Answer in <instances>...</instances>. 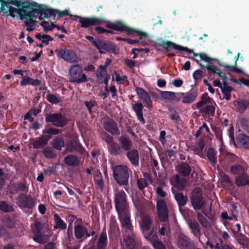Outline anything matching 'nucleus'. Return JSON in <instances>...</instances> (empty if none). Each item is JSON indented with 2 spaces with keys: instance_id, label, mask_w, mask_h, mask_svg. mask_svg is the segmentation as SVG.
Returning <instances> with one entry per match:
<instances>
[{
  "instance_id": "4",
  "label": "nucleus",
  "mask_w": 249,
  "mask_h": 249,
  "mask_svg": "<svg viewBox=\"0 0 249 249\" xmlns=\"http://www.w3.org/2000/svg\"><path fill=\"white\" fill-rule=\"evenodd\" d=\"M199 110L205 114L213 115L215 107L213 104V100L207 94H204L201 96V100L196 104Z\"/></svg>"
},
{
  "instance_id": "35",
  "label": "nucleus",
  "mask_w": 249,
  "mask_h": 249,
  "mask_svg": "<svg viewBox=\"0 0 249 249\" xmlns=\"http://www.w3.org/2000/svg\"><path fill=\"white\" fill-rule=\"evenodd\" d=\"M105 129L112 134H115L118 130L116 124L114 122L107 123L105 125Z\"/></svg>"
},
{
  "instance_id": "33",
  "label": "nucleus",
  "mask_w": 249,
  "mask_h": 249,
  "mask_svg": "<svg viewBox=\"0 0 249 249\" xmlns=\"http://www.w3.org/2000/svg\"><path fill=\"white\" fill-rule=\"evenodd\" d=\"M189 226L192 232L196 236L198 237L200 235L199 225L197 222L195 221H190L189 223Z\"/></svg>"
},
{
  "instance_id": "21",
  "label": "nucleus",
  "mask_w": 249,
  "mask_h": 249,
  "mask_svg": "<svg viewBox=\"0 0 249 249\" xmlns=\"http://www.w3.org/2000/svg\"><path fill=\"white\" fill-rule=\"evenodd\" d=\"M133 109L136 113L137 118L142 124L145 123L144 119L142 115L143 106L141 103H136L133 105Z\"/></svg>"
},
{
  "instance_id": "12",
  "label": "nucleus",
  "mask_w": 249,
  "mask_h": 249,
  "mask_svg": "<svg viewBox=\"0 0 249 249\" xmlns=\"http://www.w3.org/2000/svg\"><path fill=\"white\" fill-rule=\"evenodd\" d=\"M157 208L159 219L161 221H165L167 219L168 213L165 202L162 200H158Z\"/></svg>"
},
{
  "instance_id": "24",
  "label": "nucleus",
  "mask_w": 249,
  "mask_h": 249,
  "mask_svg": "<svg viewBox=\"0 0 249 249\" xmlns=\"http://www.w3.org/2000/svg\"><path fill=\"white\" fill-rule=\"evenodd\" d=\"M237 141L241 146L245 148H249V137L243 134H240L237 138Z\"/></svg>"
},
{
  "instance_id": "60",
  "label": "nucleus",
  "mask_w": 249,
  "mask_h": 249,
  "mask_svg": "<svg viewBox=\"0 0 249 249\" xmlns=\"http://www.w3.org/2000/svg\"><path fill=\"white\" fill-rule=\"evenodd\" d=\"M228 136L231 139V141L235 143L234 137V129L232 126H231L228 131Z\"/></svg>"
},
{
  "instance_id": "42",
  "label": "nucleus",
  "mask_w": 249,
  "mask_h": 249,
  "mask_svg": "<svg viewBox=\"0 0 249 249\" xmlns=\"http://www.w3.org/2000/svg\"><path fill=\"white\" fill-rule=\"evenodd\" d=\"M112 79L115 80L118 83L123 84L127 79L125 75H120L119 73L115 72L112 75Z\"/></svg>"
},
{
  "instance_id": "43",
  "label": "nucleus",
  "mask_w": 249,
  "mask_h": 249,
  "mask_svg": "<svg viewBox=\"0 0 249 249\" xmlns=\"http://www.w3.org/2000/svg\"><path fill=\"white\" fill-rule=\"evenodd\" d=\"M119 141L122 145V147L125 150L129 149L131 146V142L129 140L124 137H121L119 138Z\"/></svg>"
},
{
  "instance_id": "38",
  "label": "nucleus",
  "mask_w": 249,
  "mask_h": 249,
  "mask_svg": "<svg viewBox=\"0 0 249 249\" xmlns=\"http://www.w3.org/2000/svg\"><path fill=\"white\" fill-rule=\"evenodd\" d=\"M65 163L69 166L77 165L78 163L77 158L74 156H68L65 158Z\"/></svg>"
},
{
  "instance_id": "5",
  "label": "nucleus",
  "mask_w": 249,
  "mask_h": 249,
  "mask_svg": "<svg viewBox=\"0 0 249 249\" xmlns=\"http://www.w3.org/2000/svg\"><path fill=\"white\" fill-rule=\"evenodd\" d=\"M106 23L107 27L119 31H124L126 32L128 34H132L134 33H138L139 36H140V38L141 39L143 37H145L147 36L146 33L140 32L139 31H136L133 29L130 28L123 23L120 21H116L115 22H110L109 21H106L104 20Z\"/></svg>"
},
{
  "instance_id": "2",
  "label": "nucleus",
  "mask_w": 249,
  "mask_h": 249,
  "mask_svg": "<svg viewBox=\"0 0 249 249\" xmlns=\"http://www.w3.org/2000/svg\"><path fill=\"white\" fill-rule=\"evenodd\" d=\"M116 208L122 224L127 228L130 226V214L125 201V195L124 191L118 192L115 194Z\"/></svg>"
},
{
  "instance_id": "16",
  "label": "nucleus",
  "mask_w": 249,
  "mask_h": 249,
  "mask_svg": "<svg viewBox=\"0 0 249 249\" xmlns=\"http://www.w3.org/2000/svg\"><path fill=\"white\" fill-rule=\"evenodd\" d=\"M145 238L152 243L155 249H166L165 246L161 242L156 240L157 235L153 231L149 234L145 235Z\"/></svg>"
},
{
  "instance_id": "48",
  "label": "nucleus",
  "mask_w": 249,
  "mask_h": 249,
  "mask_svg": "<svg viewBox=\"0 0 249 249\" xmlns=\"http://www.w3.org/2000/svg\"><path fill=\"white\" fill-rule=\"evenodd\" d=\"M198 219L201 225L206 228L209 229L211 226V223L208 222L206 218L201 213H198L197 215Z\"/></svg>"
},
{
  "instance_id": "23",
  "label": "nucleus",
  "mask_w": 249,
  "mask_h": 249,
  "mask_svg": "<svg viewBox=\"0 0 249 249\" xmlns=\"http://www.w3.org/2000/svg\"><path fill=\"white\" fill-rule=\"evenodd\" d=\"M54 9H39V14L38 15V18L42 20L45 18H48L49 17H54Z\"/></svg>"
},
{
  "instance_id": "30",
  "label": "nucleus",
  "mask_w": 249,
  "mask_h": 249,
  "mask_svg": "<svg viewBox=\"0 0 249 249\" xmlns=\"http://www.w3.org/2000/svg\"><path fill=\"white\" fill-rule=\"evenodd\" d=\"M127 157L133 164L136 165L138 163L139 155L136 150H132L127 153Z\"/></svg>"
},
{
  "instance_id": "14",
  "label": "nucleus",
  "mask_w": 249,
  "mask_h": 249,
  "mask_svg": "<svg viewBox=\"0 0 249 249\" xmlns=\"http://www.w3.org/2000/svg\"><path fill=\"white\" fill-rule=\"evenodd\" d=\"M40 226V223L38 221H36L34 227L32 228L33 232L36 233L33 239L38 243H43L48 240V236L46 235H42L39 233Z\"/></svg>"
},
{
  "instance_id": "27",
  "label": "nucleus",
  "mask_w": 249,
  "mask_h": 249,
  "mask_svg": "<svg viewBox=\"0 0 249 249\" xmlns=\"http://www.w3.org/2000/svg\"><path fill=\"white\" fill-rule=\"evenodd\" d=\"M177 169L178 172L184 176L188 175L191 171V168L189 165L184 163L179 164L177 166Z\"/></svg>"
},
{
  "instance_id": "51",
  "label": "nucleus",
  "mask_w": 249,
  "mask_h": 249,
  "mask_svg": "<svg viewBox=\"0 0 249 249\" xmlns=\"http://www.w3.org/2000/svg\"><path fill=\"white\" fill-rule=\"evenodd\" d=\"M207 157L209 160L213 164L216 162L215 152L212 148H209L207 152Z\"/></svg>"
},
{
  "instance_id": "9",
  "label": "nucleus",
  "mask_w": 249,
  "mask_h": 249,
  "mask_svg": "<svg viewBox=\"0 0 249 249\" xmlns=\"http://www.w3.org/2000/svg\"><path fill=\"white\" fill-rule=\"evenodd\" d=\"M17 204L21 208L32 209L35 204L34 199L30 196L22 194L17 199Z\"/></svg>"
},
{
  "instance_id": "7",
  "label": "nucleus",
  "mask_w": 249,
  "mask_h": 249,
  "mask_svg": "<svg viewBox=\"0 0 249 249\" xmlns=\"http://www.w3.org/2000/svg\"><path fill=\"white\" fill-rule=\"evenodd\" d=\"M58 58H61L64 60L69 63H75L77 62V55L72 51L59 49L55 51Z\"/></svg>"
},
{
  "instance_id": "40",
  "label": "nucleus",
  "mask_w": 249,
  "mask_h": 249,
  "mask_svg": "<svg viewBox=\"0 0 249 249\" xmlns=\"http://www.w3.org/2000/svg\"><path fill=\"white\" fill-rule=\"evenodd\" d=\"M221 240H219L218 242L215 239L214 240H209L207 242V245L209 246L212 249H220L221 246Z\"/></svg>"
},
{
  "instance_id": "49",
  "label": "nucleus",
  "mask_w": 249,
  "mask_h": 249,
  "mask_svg": "<svg viewBox=\"0 0 249 249\" xmlns=\"http://www.w3.org/2000/svg\"><path fill=\"white\" fill-rule=\"evenodd\" d=\"M24 21L25 24L27 26V30L28 32H31L35 30L36 22L32 19H25Z\"/></svg>"
},
{
  "instance_id": "11",
  "label": "nucleus",
  "mask_w": 249,
  "mask_h": 249,
  "mask_svg": "<svg viewBox=\"0 0 249 249\" xmlns=\"http://www.w3.org/2000/svg\"><path fill=\"white\" fill-rule=\"evenodd\" d=\"M197 96V92L196 91H192L186 93L178 92L177 101H179L182 99V103L184 104H190L194 102Z\"/></svg>"
},
{
  "instance_id": "29",
  "label": "nucleus",
  "mask_w": 249,
  "mask_h": 249,
  "mask_svg": "<svg viewBox=\"0 0 249 249\" xmlns=\"http://www.w3.org/2000/svg\"><path fill=\"white\" fill-rule=\"evenodd\" d=\"M54 220L55 222V225L54 226V228L64 229L66 228V224L58 214H54Z\"/></svg>"
},
{
  "instance_id": "13",
  "label": "nucleus",
  "mask_w": 249,
  "mask_h": 249,
  "mask_svg": "<svg viewBox=\"0 0 249 249\" xmlns=\"http://www.w3.org/2000/svg\"><path fill=\"white\" fill-rule=\"evenodd\" d=\"M97 77L99 81L104 82L106 84L105 90L108 92L107 85L108 81L110 79V76L108 74L107 71L105 69V67L102 65L99 66V69L97 72Z\"/></svg>"
},
{
  "instance_id": "58",
  "label": "nucleus",
  "mask_w": 249,
  "mask_h": 249,
  "mask_svg": "<svg viewBox=\"0 0 249 249\" xmlns=\"http://www.w3.org/2000/svg\"><path fill=\"white\" fill-rule=\"evenodd\" d=\"M243 169L244 168L242 166L236 165L231 167V172L234 174H236L242 173Z\"/></svg>"
},
{
  "instance_id": "6",
  "label": "nucleus",
  "mask_w": 249,
  "mask_h": 249,
  "mask_svg": "<svg viewBox=\"0 0 249 249\" xmlns=\"http://www.w3.org/2000/svg\"><path fill=\"white\" fill-rule=\"evenodd\" d=\"M71 81L76 83H83L87 81V77L82 72V67L78 65L73 66L70 69Z\"/></svg>"
},
{
  "instance_id": "52",
  "label": "nucleus",
  "mask_w": 249,
  "mask_h": 249,
  "mask_svg": "<svg viewBox=\"0 0 249 249\" xmlns=\"http://www.w3.org/2000/svg\"><path fill=\"white\" fill-rule=\"evenodd\" d=\"M0 209L3 212H10L13 211L12 206L8 205L6 202L2 201L0 202Z\"/></svg>"
},
{
  "instance_id": "44",
  "label": "nucleus",
  "mask_w": 249,
  "mask_h": 249,
  "mask_svg": "<svg viewBox=\"0 0 249 249\" xmlns=\"http://www.w3.org/2000/svg\"><path fill=\"white\" fill-rule=\"evenodd\" d=\"M53 145L54 148L61 150L64 146V142L62 138H57L53 140Z\"/></svg>"
},
{
  "instance_id": "46",
  "label": "nucleus",
  "mask_w": 249,
  "mask_h": 249,
  "mask_svg": "<svg viewBox=\"0 0 249 249\" xmlns=\"http://www.w3.org/2000/svg\"><path fill=\"white\" fill-rule=\"evenodd\" d=\"M198 219L201 225L206 228L209 229L211 226V223L208 222L206 218L201 213H198L197 215Z\"/></svg>"
},
{
  "instance_id": "26",
  "label": "nucleus",
  "mask_w": 249,
  "mask_h": 249,
  "mask_svg": "<svg viewBox=\"0 0 249 249\" xmlns=\"http://www.w3.org/2000/svg\"><path fill=\"white\" fill-rule=\"evenodd\" d=\"M107 244V236L103 232L100 235L97 242L98 249H105Z\"/></svg>"
},
{
  "instance_id": "25",
  "label": "nucleus",
  "mask_w": 249,
  "mask_h": 249,
  "mask_svg": "<svg viewBox=\"0 0 249 249\" xmlns=\"http://www.w3.org/2000/svg\"><path fill=\"white\" fill-rule=\"evenodd\" d=\"M170 182L173 186L180 190L183 189L185 186V181H180L178 175L171 178L170 179Z\"/></svg>"
},
{
  "instance_id": "64",
  "label": "nucleus",
  "mask_w": 249,
  "mask_h": 249,
  "mask_svg": "<svg viewBox=\"0 0 249 249\" xmlns=\"http://www.w3.org/2000/svg\"><path fill=\"white\" fill-rule=\"evenodd\" d=\"M159 232L161 235H165L168 232L166 226H162L159 230Z\"/></svg>"
},
{
  "instance_id": "55",
  "label": "nucleus",
  "mask_w": 249,
  "mask_h": 249,
  "mask_svg": "<svg viewBox=\"0 0 249 249\" xmlns=\"http://www.w3.org/2000/svg\"><path fill=\"white\" fill-rule=\"evenodd\" d=\"M204 147V144L202 141L197 142L195 146V150L198 155H201V153Z\"/></svg>"
},
{
  "instance_id": "32",
  "label": "nucleus",
  "mask_w": 249,
  "mask_h": 249,
  "mask_svg": "<svg viewBox=\"0 0 249 249\" xmlns=\"http://www.w3.org/2000/svg\"><path fill=\"white\" fill-rule=\"evenodd\" d=\"M74 232L76 238L77 239H80L87 232V230L83 226L77 225L75 227Z\"/></svg>"
},
{
  "instance_id": "61",
  "label": "nucleus",
  "mask_w": 249,
  "mask_h": 249,
  "mask_svg": "<svg viewBox=\"0 0 249 249\" xmlns=\"http://www.w3.org/2000/svg\"><path fill=\"white\" fill-rule=\"evenodd\" d=\"M165 135L166 132L165 131L162 130L160 132V139L162 144H164L166 142Z\"/></svg>"
},
{
  "instance_id": "45",
  "label": "nucleus",
  "mask_w": 249,
  "mask_h": 249,
  "mask_svg": "<svg viewBox=\"0 0 249 249\" xmlns=\"http://www.w3.org/2000/svg\"><path fill=\"white\" fill-rule=\"evenodd\" d=\"M221 89L224 94V98L226 99L227 100H229L231 98V92L232 90L231 88L229 86L224 85Z\"/></svg>"
},
{
  "instance_id": "54",
  "label": "nucleus",
  "mask_w": 249,
  "mask_h": 249,
  "mask_svg": "<svg viewBox=\"0 0 249 249\" xmlns=\"http://www.w3.org/2000/svg\"><path fill=\"white\" fill-rule=\"evenodd\" d=\"M47 100L52 104H57L60 102V99L53 94H49L46 97Z\"/></svg>"
},
{
  "instance_id": "56",
  "label": "nucleus",
  "mask_w": 249,
  "mask_h": 249,
  "mask_svg": "<svg viewBox=\"0 0 249 249\" xmlns=\"http://www.w3.org/2000/svg\"><path fill=\"white\" fill-rule=\"evenodd\" d=\"M108 149L111 153L115 154L119 150L120 147L117 143L112 142L108 145Z\"/></svg>"
},
{
  "instance_id": "39",
  "label": "nucleus",
  "mask_w": 249,
  "mask_h": 249,
  "mask_svg": "<svg viewBox=\"0 0 249 249\" xmlns=\"http://www.w3.org/2000/svg\"><path fill=\"white\" fill-rule=\"evenodd\" d=\"M40 25L43 27L44 31L47 33L52 31L55 28V24L52 22L43 21L40 23Z\"/></svg>"
},
{
  "instance_id": "10",
  "label": "nucleus",
  "mask_w": 249,
  "mask_h": 249,
  "mask_svg": "<svg viewBox=\"0 0 249 249\" xmlns=\"http://www.w3.org/2000/svg\"><path fill=\"white\" fill-rule=\"evenodd\" d=\"M46 120L57 126H62L66 123V119L60 113L48 115Z\"/></svg>"
},
{
  "instance_id": "22",
  "label": "nucleus",
  "mask_w": 249,
  "mask_h": 249,
  "mask_svg": "<svg viewBox=\"0 0 249 249\" xmlns=\"http://www.w3.org/2000/svg\"><path fill=\"white\" fill-rule=\"evenodd\" d=\"M160 95L162 98L165 100H174L177 101L178 93H175L169 91H160Z\"/></svg>"
},
{
  "instance_id": "50",
  "label": "nucleus",
  "mask_w": 249,
  "mask_h": 249,
  "mask_svg": "<svg viewBox=\"0 0 249 249\" xmlns=\"http://www.w3.org/2000/svg\"><path fill=\"white\" fill-rule=\"evenodd\" d=\"M175 197L180 206H183L186 204L187 198L181 193L176 194Z\"/></svg>"
},
{
  "instance_id": "28",
  "label": "nucleus",
  "mask_w": 249,
  "mask_h": 249,
  "mask_svg": "<svg viewBox=\"0 0 249 249\" xmlns=\"http://www.w3.org/2000/svg\"><path fill=\"white\" fill-rule=\"evenodd\" d=\"M207 70L210 73H215L218 76L220 77L224 83L226 82V77L225 74L221 72L219 69L213 66L207 67Z\"/></svg>"
},
{
  "instance_id": "8",
  "label": "nucleus",
  "mask_w": 249,
  "mask_h": 249,
  "mask_svg": "<svg viewBox=\"0 0 249 249\" xmlns=\"http://www.w3.org/2000/svg\"><path fill=\"white\" fill-rule=\"evenodd\" d=\"M192 203L195 209H200L204 204L202 197V190L200 188H195L192 192Z\"/></svg>"
},
{
  "instance_id": "57",
  "label": "nucleus",
  "mask_w": 249,
  "mask_h": 249,
  "mask_svg": "<svg viewBox=\"0 0 249 249\" xmlns=\"http://www.w3.org/2000/svg\"><path fill=\"white\" fill-rule=\"evenodd\" d=\"M54 17H55L56 15H58L60 17H62L65 16H71L69 12V11L68 10H65L63 11H60L57 10H54Z\"/></svg>"
},
{
  "instance_id": "3",
  "label": "nucleus",
  "mask_w": 249,
  "mask_h": 249,
  "mask_svg": "<svg viewBox=\"0 0 249 249\" xmlns=\"http://www.w3.org/2000/svg\"><path fill=\"white\" fill-rule=\"evenodd\" d=\"M113 171L114 178L119 184L125 185L127 183L130 171L126 166L121 165L115 166Z\"/></svg>"
},
{
  "instance_id": "59",
  "label": "nucleus",
  "mask_w": 249,
  "mask_h": 249,
  "mask_svg": "<svg viewBox=\"0 0 249 249\" xmlns=\"http://www.w3.org/2000/svg\"><path fill=\"white\" fill-rule=\"evenodd\" d=\"M202 75L203 72L200 70H196L193 73V77L196 80L200 79Z\"/></svg>"
},
{
  "instance_id": "31",
  "label": "nucleus",
  "mask_w": 249,
  "mask_h": 249,
  "mask_svg": "<svg viewBox=\"0 0 249 249\" xmlns=\"http://www.w3.org/2000/svg\"><path fill=\"white\" fill-rule=\"evenodd\" d=\"M145 178H141L138 180V185L140 189H142L145 187L148 184L151 182V178L148 174H144Z\"/></svg>"
},
{
  "instance_id": "41",
  "label": "nucleus",
  "mask_w": 249,
  "mask_h": 249,
  "mask_svg": "<svg viewBox=\"0 0 249 249\" xmlns=\"http://www.w3.org/2000/svg\"><path fill=\"white\" fill-rule=\"evenodd\" d=\"M124 242L126 246V249H136L134 239L131 237L124 239Z\"/></svg>"
},
{
  "instance_id": "63",
  "label": "nucleus",
  "mask_w": 249,
  "mask_h": 249,
  "mask_svg": "<svg viewBox=\"0 0 249 249\" xmlns=\"http://www.w3.org/2000/svg\"><path fill=\"white\" fill-rule=\"evenodd\" d=\"M156 192L159 196L161 197L164 196L166 195V193L164 192V191L162 190L161 188L160 187H157L156 189Z\"/></svg>"
},
{
  "instance_id": "17",
  "label": "nucleus",
  "mask_w": 249,
  "mask_h": 249,
  "mask_svg": "<svg viewBox=\"0 0 249 249\" xmlns=\"http://www.w3.org/2000/svg\"><path fill=\"white\" fill-rule=\"evenodd\" d=\"M151 224L152 220H151L150 217L148 215H142L141 221L140 222V226L141 227V229L142 231V232L144 234V235L148 234H146L145 232L149 231L151 227Z\"/></svg>"
},
{
  "instance_id": "53",
  "label": "nucleus",
  "mask_w": 249,
  "mask_h": 249,
  "mask_svg": "<svg viewBox=\"0 0 249 249\" xmlns=\"http://www.w3.org/2000/svg\"><path fill=\"white\" fill-rule=\"evenodd\" d=\"M194 55L195 56H199L201 60L210 63H211L212 61L214 60L213 59L209 57L205 53H200L199 54H198L197 53H194Z\"/></svg>"
},
{
  "instance_id": "19",
  "label": "nucleus",
  "mask_w": 249,
  "mask_h": 249,
  "mask_svg": "<svg viewBox=\"0 0 249 249\" xmlns=\"http://www.w3.org/2000/svg\"><path fill=\"white\" fill-rule=\"evenodd\" d=\"M20 84L21 86H25L28 85H31L33 86H37L41 84V81L37 79H33L28 76H24L22 77V80Z\"/></svg>"
},
{
  "instance_id": "62",
  "label": "nucleus",
  "mask_w": 249,
  "mask_h": 249,
  "mask_svg": "<svg viewBox=\"0 0 249 249\" xmlns=\"http://www.w3.org/2000/svg\"><path fill=\"white\" fill-rule=\"evenodd\" d=\"M183 81L180 79H176L173 82V84L176 87H180L182 86Z\"/></svg>"
},
{
  "instance_id": "36",
  "label": "nucleus",
  "mask_w": 249,
  "mask_h": 249,
  "mask_svg": "<svg viewBox=\"0 0 249 249\" xmlns=\"http://www.w3.org/2000/svg\"><path fill=\"white\" fill-rule=\"evenodd\" d=\"M162 46L167 51H170L172 49L178 50L181 48V46L177 45L173 42L169 41L163 42L162 43Z\"/></svg>"
},
{
  "instance_id": "15",
  "label": "nucleus",
  "mask_w": 249,
  "mask_h": 249,
  "mask_svg": "<svg viewBox=\"0 0 249 249\" xmlns=\"http://www.w3.org/2000/svg\"><path fill=\"white\" fill-rule=\"evenodd\" d=\"M80 19L79 22L81 24V27L83 28H87L90 26L100 24L101 22H105L104 20L97 18H81L79 17H76Z\"/></svg>"
},
{
  "instance_id": "34",
  "label": "nucleus",
  "mask_w": 249,
  "mask_h": 249,
  "mask_svg": "<svg viewBox=\"0 0 249 249\" xmlns=\"http://www.w3.org/2000/svg\"><path fill=\"white\" fill-rule=\"evenodd\" d=\"M236 183L238 186L249 184V177L246 175L238 176L236 178Z\"/></svg>"
},
{
  "instance_id": "47",
  "label": "nucleus",
  "mask_w": 249,
  "mask_h": 249,
  "mask_svg": "<svg viewBox=\"0 0 249 249\" xmlns=\"http://www.w3.org/2000/svg\"><path fill=\"white\" fill-rule=\"evenodd\" d=\"M198 219L201 225L206 228L209 229L211 226V223L208 222L206 218L201 213H198L197 215Z\"/></svg>"
},
{
  "instance_id": "20",
  "label": "nucleus",
  "mask_w": 249,
  "mask_h": 249,
  "mask_svg": "<svg viewBox=\"0 0 249 249\" xmlns=\"http://www.w3.org/2000/svg\"><path fill=\"white\" fill-rule=\"evenodd\" d=\"M94 45L96 46L101 53H105L106 51H108L109 49L108 44L101 39L95 40Z\"/></svg>"
},
{
  "instance_id": "1",
  "label": "nucleus",
  "mask_w": 249,
  "mask_h": 249,
  "mask_svg": "<svg viewBox=\"0 0 249 249\" xmlns=\"http://www.w3.org/2000/svg\"><path fill=\"white\" fill-rule=\"evenodd\" d=\"M0 10L13 18L19 17L21 20L36 18L39 14V8H34L26 2L19 0H0Z\"/></svg>"
},
{
  "instance_id": "18",
  "label": "nucleus",
  "mask_w": 249,
  "mask_h": 249,
  "mask_svg": "<svg viewBox=\"0 0 249 249\" xmlns=\"http://www.w3.org/2000/svg\"><path fill=\"white\" fill-rule=\"evenodd\" d=\"M136 92L139 98L142 100L148 107H151L152 103L148 93L143 89L140 88H136Z\"/></svg>"
},
{
  "instance_id": "37",
  "label": "nucleus",
  "mask_w": 249,
  "mask_h": 249,
  "mask_svg": "<svg viewBox=\"0 0 249 249\" xmlns=\"http://www.w3.org/2000/svg\"><path fill=\"white\" fill-rule=\"evenodd\" d=\"M36 37L46 45H48L50 41L53 40V38L51 36L48 35L41 34L40 33L36 34Z\"/></svg>"
}]
</instances>
